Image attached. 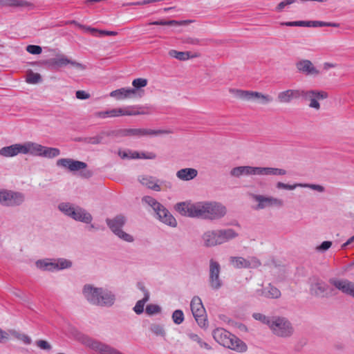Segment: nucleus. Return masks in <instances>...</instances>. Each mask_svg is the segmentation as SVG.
<instances>
[{"mask_svg": "<svg viewBox=\"0 0 354 354\" xmlns=\"http://www.w3.org/2000/svg\"><path fill=\"white\" fill-rule=\"evenodd\" d=\"M82 292L87 301L94 305L110 306L115 301V296L111 292L89 284L84 286Z\"/></svg>", "mask_w": 354, "mask_h": 354, "instance_id": "f257e3e1", "label": "nucleus"}, {"mask_svg": "<svg viewBox=\"0 0 354 354\" xmlns=\"http://www.w3.org/2000/svg\"><path fill=\"white\" fill-rule=\"evenodd\" d=\"M214 339L223 346L237 352H245L246 344L239 338L223 328H218L213 331Z\"/></svg>", "mask_w": 354, "mask_h": 354, "instance_id": "f03ea898", "label": "nucleus"}, {"mask_svg": "<svg viewBox=\"0 0 354 354\" xmlns=\"http://www.w3.org/2000/svg\"><path fill=\"white\" fill-rule=\"evenodd\" d=\"M198 213V218L216 220L225 215L226 208L216 202H199Z\"/></svg>", "mask_w": 354, "mask_h": 354, "instance_id": "7ed1b4c3", "label": "nucleus"}, {"mask_svg": "<svg viewBox=\"0 0 354 354\" xmlns=\"http://www.w3.org/2000/svg\"><path fill=\"white\" fill-rule=\"evenodd\" d=\"M229 92L235 97L245 101H257L262 104H267L272 102L273 98L268 94L258 91L241 90L238 88H229Z\"/></svg>", "mask_w": 354, "mask_h": 354, "instance_id": "20e7f679", "label": "nucleus"}, {"mask_svg": "<svg viewBox=\"0 0 354 354\" xmlns=\"http://www.w3.org/2000/svg\"><path fill=\"white\" fill-rule=\"evenodd\" d=\"M142 201L153 208L160 221L171 227L176 226L177 222L176 218L167 209L158 203L155 198L147 196H145Z\"/></svg>", "mask_w": 354, "mask_h": 354, "instance_id": "39448f33", "label": "nucleus"}, {"mask_svg": "<svg viewBox=\"0 0 354 354\" xmlns=\"http://www.w3.org/2000/svg\"><path fill=\"white\" fill-rule=\"evenodd\" d=\"M58 208L64 214L75 221L85 223H90L92 221L91 214L79 206L74 207L69 203H62L59 205Z\"/></svg>", "mask_w": 354, "mask_h": 354, "instance_id": "423d86ee", "label": "nucleus"}, {"mask_svg": "<svg viewBox=\"0 0 354 354\" xmlns=\"http://www.w3.org/2000/svg\"><path fill=\"white\" fill-rule=\"evenodd\" d=\"M149 106H127L125 108L113 109L105 111H98L95 113V115L101 118H114L122 115H138L149 113L148 111H136V109H149Z\"/></svg>", "mask_w": 354, "mask_h": 354, "instance_id": "0eeeda50", "label": "nucleus"}, {"mask_svg": "<svg viewBox=\"0 0 354 354\" xmlns=\"http://www.w3.org/2000/svg\"><path fill=\"white\" fill-rule=\"evenodd\" d=\"M269 328L275 335L280 337H289L294 333L291 323L282 317H272Z\"/></svg>", "mask_w": 354, "mask_h": 354, "instance_id": "6e6552de", "label": "nucleus"}, {"mask_svg": "<svg viewBox=\"0 0 354 354\" xmlns=\"http://www.w3.org/2000/svg\"><path fill=\"white\" fill-rule=\"evenodd\" d=\"M172 131L171 130H153L150 129H120L118 131H115L114 136L117 137H126V136H136V137H142V136H157L164 134H169L171 133Z\"/></svg>", "mask_w": 354, "mask_h": 354, "instance_id": "1a4fd4ad", "label": "nucleus"}, {"mask_svg": "<svg viewBox=\"0 0 354 354\" xmlns=\"http://www.w3.org/2000/svg\"><path fill=\"white\" fill-rule=\"evenodd\" d=\"M126 222V217L122 214L117 215L113 218L106 219V223L113 233L125 241L133 242V236L122 230V227L125 225Z\"/></svg>", "mask_w": 354, "mask_h": 354, "instance_id": "9d476101", "label": "nucleus"}, {"mask_svg": "<svg viewBox=\"0 0 354 354\" xmlns=\"http://www.w3.org/2000/svg\"><path fill=\"white\" fill-rule=\"evenodd\" d=\"M56 165L59 167L67 169L70 171L83 170L81 172V175L86 178H88L93 175L91 171L84 170L87 167V164L84 162L75 160L71 158H60L57 160Z\"/></svg>", "mask_w": 354, "mask_h": 354, "instance_id": "9b49d317", "label": "nucleus"}, {"mask_svg": "<svg viewBox=\"0 0 354 354\" xmlns=\"http://www.w3.org/2000/svg\"><path fill=\"white\" fill-rule=\"evenodd\" d=\"M43 64L49 69H57L68 64H71L72 66L80 70H84L86 68V66L82 64L71 60L64 55H58L56 57L44 60Z\"/></svg>", "mask_w": 354, "mask_h": 354, "instance_id": "f8f14e48", "label": "nucleus"}, {"mask_svg": "<svg viewBox=\"0 0 354 354\" xmlns=\"http://www.w3.org/2000/svg\"><path fill=\"white\" fill-rule=\"evenodd\" d=\"M328 97V93L322 90H300V97H302L305 101H309L308 106L310 108L319 110L320 109V104L318 102L319 100H324Z\"/></svg>", "mask_w": 354, "mask_h": 354, "instance_id": "ddd939ff", "label": "nucleus"}, {"mask_svg": "<svg viewBox=\"0 0 354 354\" xmlns=\"http://www.w3.org/2000/svg\"><path fill=\"white\" fill-rule=\"evenodd\" d=\"M191 310L196 322L200 327H206L207 325V315L201 299L198 297H194L190 304Z\"/></svg>", "mask_w": 354, "mask_h": 354, "instance_id": "4468645a", "label": "nucleus"}, {"mask_svg": "<svg viewBox=\"0 0 354 354\" xmlns=\"http://www.w3.org/2000/svg\"><path fill=\"white\" fill-rule=\"evenodd\" d=\"M25 200V196L22 193L0 190V203L6 206H19L21 205Z\"/></svg>", "mask_w": 354, "mask_h": 354, "instance_id": "2eb2a0df", "label": "nucleus"}, {"mask_svg": "<svg viewBox=\"0 0 354 354\" xmlns=\"http://www.w3.org/2000/svg\"><path fill=\"white\" fill-rule=\"evenodd\" d=\"M230 264L235 268H257L261 263V261L255 257L244 259L242 257H231L230 258Z\"/></svg>", "mask_w": 354, "mask_h": 354, "instance_id": "dca6fc26", "label": "nucleus"}, {"mask_svg": "<svg viewBox=\"0 0 354 354\" xmlns=\"http://www.w3.org/2000/svg\"><path fill=\"white\" fill-rule=\"evenodd\" d=\"M221 266L219 263L211 259L209 261V282L210 287L214 290H218L223 285L220 278Z\"/></svg>", "mask_w": 354, "mask_h": 354, "instance_id": "f3484780", "label": "nucleus"}, {"mask_svg": "<svg viewBox=\"0 0 354 354\" xmlns=\"http://www.w3.org/2000/svg\"><path fill=\"white\" fill-rule=\"evenodd\" d=\"M175 209L182 216L189 217H198V203L180 202L176 204Z\"/></svg>", "mask_w": 354, "mask_h": 354, "instance_id": "a211bd4d", "label": "nucleus"}, {"mask_svg": "<svg viewBox=\"0 0 354 354\" xmlns=\"http://www.w3.org/2000/svg\"><path fill=\"white\" fill-rule=\"evenodd\" d=\"M329 283L342 293L354 298V283L344 279L332 278Z\"/></svg>", "mask_w": 354, "mask_h": 354, "instance_id": "6ab92c4d", "label": "nucleus"}, {"mask_svg": "<svg viewBox=\"0 0 354 354\" xmlns=\"http://www.w3.org/2000/svg\"><path fill=\"white\" fill-rule=\"evenodd\" d=\"M310 292L317 297H328L333 295V289L322 280H317L311 284Z\"/></svg>", "mask_w": 354, "mask_h": 354, "instance_id": "aec40b11", "label": "nucleus"}, {"mask_svg": "<svg viewBox=\"0 0 354 354\" xmlns=\"http://www.w3.org/2000/svg\"><path fill=\"white\" fill-rule=\"evenodd\" d=\"M71 265L72 263L70 261L64 259H60L53 262H46L45 261H38L37 262V266L39 268L50 271L68 268H70Z\"/></svg>", "mask_w": 354, "mask_h": 354, "instance_id": "412c9836", "label": "nucleus"}, {"mask_svg": "<svg viewBox=\"0 0 354 354\" xmlns=\"http://www.w3.org/2000/svg\"><path fill=\"white\" fill-rule=\"evenodd\" d=\"M296 68L299 73L306 75L317 76L320 71L308 59H301L296 63Z\"/></svg>", "mask_w": 354, "mask_h": 354, "instance_id": "4be33fe9", "label": "nucleus"}, {"mask_svg": "<svg viewBox=\"0 0 354 354\" xmlns=\"http://www.w3.org/2000/svg\"><path fill=\"white\" fill-rule=\"evenodd\" d=\"M254 198L259 203L258 209H263L270 206L281 207L283 205L282 200L271 196L266 197L262 195H254Z\"/></svg>", "mask_w": 354, "mask_h": 354, "instance_id": "5701e85b", "label": "nucleus"}, {"mask_svg": "<svg viewBox=\"0 0 354 354\" xmlns=\"http://www.w3.org/2000/svg\"><path fill=\"white\" fill-rule=\"evenodd\" d=\"M301 89H288L279 92L277 95V100L281 104H289L293 100H297L300 97Z\"/></svg>", "mask_w": 354, "mask_h": 354, "instance_id": "b1692460", "label": "nucleus"}, {"mask_svg": "<svg viewBox=\"0 0 354 354\" xmlns=\"http://www.w3.org/2000/svg\"><path fill=\"white\" fill-rule=\"evenodd\" d=\"M259 167L240 166L233 168L230 174L235 177L241 176L259 175Z\"/></svg>", "mask_w": 354, "mask_h": 354, "instance_id": "393cba45", "label": "nucleus"}, {"mask_svg": "<svg viewBox=\"0 0 354 354\" xmlns=\"http://www.w3.org/2000/svg\"><path fill=\"white\" fill-rule=\"evenodd\" d=\"M204 245L207 248L221 245L218 230H209L205 232L202 236Z\"/></svg>", "mask_w": 354, "mask_h": 354, "instance_id": "a878e982", "label": "nucleus"}, {"mask_svg": "<svg viewBox=\"0 0 354 354\" xmlns=\"http://www.w3.org/2000/svg\"><path fill=\"white\" fill-rule=\"evenodd\" d=\"M137 94L136 88H121L110 93V96L118 100L131 98Z\"/></svg>", "mask_w": 354, "mask_h": 354, "instance_id": "bb28decb", "label": "nucleus"}, {"mask_svg": "<svg viewBox=\"0 0 354 354\" xmlns=\"http://www.w3.org/2000/svg\"><path fill=\"white\" fill-rule=\"evenodd\" d=\"M43 145L36 142H26L22 144L23 154L30 153L35 156H40Z\"/></svg>", "mask_w": 354, "mask_h": 354, "instance_id": "cd10ccee", "label": "nucleus"}, {"mask_svg": "<svg viewBox=\"0 0 354 354\" xmlns=\"http://www.w3.org/2000/svg\"><path fill=\"white\" fill-rule=\"evenodd\" d=\"M19 153L23 154L22 144H15L0 149V155L4 157H12Z\"/></svg>", "mask_w": 354, "mask_h": 354, "instance_id": "c85d7f7f", "label": "nucleus"}, {"mask_svg": "<svg viewBox=\"0 0 354 354\" xmlns=\"http://www.w3.org/2000/svg\"><path fill=\"white\" fill-rule=\"evenodd\" d=\"M258 295L263 296L266 298L277 299L281 297L280 290L276 287L269 284L261 290H257Z\"/></svg>", "mask_w": 354, "mask_h": 354, "instance_id": "c756f323", "label": "nucleus"}, {"mask_svg": "<svg viewBox=\"0 0 354 354\" xmlns=\"http://www.w3.org/2000/svg\"><path fill=\"white\" fill-rule=\"evenodd\" d=\"M138 287L143 292L144 297L137 301L136 306L133 308V310L136 313L139 315L144 311L145 304L149 299V292L142 284L138 283Z\"/></svg>", "mask_w": 354, "mask_h": 354, "instance_id": "7c9ffc66", "label": "nucleus"}, {"mask_svg": "<svg viewBox=\"0 0 354 354\" xmlns=\"http://www.w3.org/2000/svg\"><path fill=\"white\" fill-rule=\"evenodd\" d=\"M140 183L148 188L156 192L160 191V187L158 184V180L153 176H142L139 178Z\"/></svg>", "mask_w": 354, "mask_h": 354, "instance_id": "2f4dec72", "label": "nucleus"}, {"mask_svg": "<svg viewBox=\"0 0 354 354\" xmlns=\"http://www.w3.org/2000/svg\"><path fill=\"white\" fill-rule=\"evenodd\" d=\"M218 234L221 245L237 237L239 235L237 232L231 228L218 230Z\"/></svg>", "mask_w": 354, "mask_h": 354, "instance_id": "473e14b6", "label": "nucleus"}, {"mask_svg": "<svg viewBox=\"0 0 354 354\" xmlns=\"http://www.w3.org/2000/svg\"><path fill=\"white\" fill-rule=\"evenodd\" d=\"M198 171L193 168H185L178 170L176 176L183 180H190L197 176Z\"/></svg>", "mask_w": 354, "mask_h": 354, "instance_id": "72a5a7b5", "label": "nucleus"}, {"mask_svg": "<svg viewBox=\"0 0 354 354\" xmlns=\"http://www.w3.org/2000/svg\"><path fill=\"white\" fill-rule=\"evenodd\" d=\"M169 55L171 57H174L180 61H185L189 58L198 57L201 55L200 53H195L192 54V53H191V52H189V51L180 52V51L176 50H169Z\"/></svg>", "mask_w": 354, "mask_h": 354, "instance_id": "f704fd0d", "label": "nucleus"}, {"mask_svg": "<svg viewBox=\"0 0 354 354\" xmlns=\"http://www.w3.org/2000/svg\"><path fill=\"white\" fill-rule=\"evenodd\" d=\"M286 174V170L283 169L259 167V176H285Z\"/></svg>", "mask_w": 354, "mask_h": 354, "instance_id": "c9c22d12", "label": "nucleus"}, {"mask_svg": "<svg viewBox=\"0 0 354 354\" xmlns=\"http://www.w3.org/2000/svg\"><path fill=\"white\" fill-rule=\"evenodd\" d=\"M115 131L101 132L100 134L93 136L84 138L83 141L87 144L97 145L102 142L104 136H114Z\"/></svg>", "mask_w": 354, "mask_h": 354, "instance_id": "e433bc0d", "label": "nucleus"}, {"mask_svg": "<svg viewBox=\"0 0 354 354\" xmlns=\"http://www.w3.org/2000/svg\"><path fill=\"white\" fill-rule=\"evenodd\" d=\"M60 154V151L57 148L55 147H47L43 146V149H41V153L40 156L47 158H53L58 156Z\"/></svg>", "mask_w": 354, "mask_h": 354, "instance_id": "4c0bfd02", "label": "nucleus"}, {"mask_svg": "<svg viewBox=\"0 0 354 354\" xmlns=\"http://www.w3.org/2000/svg\"><path fill=\"white\" fill-rule=\"evenodd\" d=\"M9 335H11L19 340L23 341L26 344H30L32 342L31 339L28 335L25 334H21L15 330H9Z\"/></svg>", "mask_w": 354, "mask_h": 354, "instance_id": "58836bf2", "label": "nucleus"}, {"mask_svg": "<svg viewBox=\"0 0 354 354\" xmlns=\"http://www.w3.org/2000/svg\"><path fill=\"white\" fill-rule=\"evenodd\" d=\"M148 81L145 78H137L133 80L132 85L136 88L137 93H138L139 97H142V94L138 90L142 87H145L147 85Z\"/></svg>", "mask_w": 354, "mask_h": 354, "instance_id": "ea45409f", "label": "nucleus"}, {"mask_svg": "<svg viewBox=\"0 0 354 354\" xmlns=\"http://www.w3.org/2000/svg\"><path fill=\"white\" fill-rule=\"evenodd\" d=\"M185 21H179L176 20H159L149 23V25H160V26H180L185 24Z\"/></svg>", "mask_w": 354, "mask_h": 354, "instance_id": "a19ab883", "label": "nucleus"}, {"mask_svg": "<svg viewBox=\"0 0 354 354\" xmlns=\"http://www.w3.org/2000/svg\"><path fill=\"white\" fill-rule=\"evenodd\" d=\"M310 27H323V26H327V27H335L338 28L339 27V24L334 23V22H324V21H310Z\"/></svg>", "mask_w": 354, "mask_h": 354, "instance_id": "79ce46f5", "label": "nucleus"}, {"mask_svg": "<svg viewBox=\"0 0 354 354\" xmlns=\"http://www.w3.org/2000/svg\"><path fill=\"white\" fill-rule=\"evenodd\" d=\"M310 21H288V22H281L280 24L281 26H303V27H310Z\"/></svg>", "mask_w": 354, "mask_h": 354, "instance_id": "37998d69", "label": "nucleus"}, {"mask_svg": "<svg viewBox=\"0 0 354 354\" xmlns=\"http://www.w3.org/2000/svg\"><path fill=\"white\" fill-rule=\"evenodd\" d=\"M172 319L176 324H180L184 321V315L181 310H176L172 314Z\"/></svg>", "mask_w": 354, "mask_h": 354, "instance_id": "c03bdc74", "label": "nucleus"}, {"mask_svg": "<svg viewBox=\"0 0 354 354\" xmlns=\"http://www.w3.org/2000/svg\"><path fill=\"white\" fill-rule=\"evenodd\" d=\"M41 80V75L39 73L30 72L27 75L26 82L30 84H37Z\"/></svg>", "mask_w": 354, "mask_h": 354, "instance_id": "a18cd8bd", "label": "nucleus"}, {"mask_svg": "<svg viewBox=\"0 0 354 354\" xmlns=\"http://www.w3.org/2000/svg\"><path fill=\"white\" fill-rule=\"evenodd\" d=\"M150 330L156 335L165 336V332L163 327L160 324H153L150 326Z\"/></svg>", "mask_w": 354, "mask_h": 354, "instance_id": "49530a36", "label": "nucleus"}, {"mask_svg": "<svg viewBox=\"0 0 354 354\" xmlns=\"http://www.w3.org/2000/svg\"><path fill=\"white\" fill-rule=\"evenodd\" d=\"M253 317L255 319L259 320L261 322H263V324H267L268 326H270V322L272 321V317H267V316H266V315H264L263 314H261V313H254L253 315Z\"/></svg>", "mask_w": 354, "mask_h": 354, "instance_id": "de8ad7c7", "label": "nucleus"}, {"mask_svg": "<svg viewBox=\"0 0 354 354\" xmlns=\"http://www.w3.org/2000/svg\"><path fill=\"white\" fill-rule=\"evenodd\" d=\"M71 24H75L76 26H77L79 28H82L84 29V30L86 31H88L90 32L94 36H96V33H98L99 34V31H100L101 30H98L97 28H91V27H89V26H85L84 25H82L80 24H78L77 21H72L70 22Z\"/></svg>", "mask_w": 354, "mask_h": 354, "instance_id": "09e8293b", "label": "nucleus"}, {"mask_svg": "<svg viewBox=\"0 0 354 354\" xmlns=\"http://www.w3.org/2000/svg\"><path fill=\"white\" fill-rule=\"evenodd\" d=\"M160 310V307L156 304H149L146 307V313L150 315L158 313Z\"/></svg>", "mask_w": 354, "mask_h": 354, "instance_id": "8fccbe9b", "label": "nucleus"}, {"mask_svg": "<svg viewBox=\"0 0 354 354\" xmlns=\"http://www.w3.org/2000/svg\"><path fill=\"white\" fill-rule=\"evenodd\" d=\"M297 187H299V183L295 184V185H288V184H286V183H283L281 182H278L276 184V187L279 189H288V190H293Z\"/></svg>", "mask_w": 354, "mask_h": 354, "instance_id": "3c124183", "label": "nucleus"}, {"mask_svg": "<svg viewBox=\"0 0 354 354\" xmlns=\"http://www.w3.org/2000/svg\"><path fill=\"white\" fill-rule=\"evenodd\" d=\"M26 50L32 55H39L41 53L42 48L37 45H28L26 46Z\"/></svg>", "mask_w": 354, "mask_h": 354, "instance_id": "603ef678", "label": "nucleus"}, {"mask_svg": "<svg viewBox=\"0 0 354 354\" xmlns=\"http://www.w3.org/2000/svg\"><path fill=\"white\" fill-rule=\"evenodd\" d=\"M299 187H309L313 190H316L319 192H324V187L319 185H314V184H301L299 183Z\"/></svg>", "mask_w": 354, "mask_h": 354, "instance_id": "864d4df0", "label": "nucleus"}, {"mask_svg": "<svg viewBox=\"0 0 354 354\" xmlns=\"http://www.w3.org/2000/svg\"><path fill=\"white\" fill-rule=\"evenodd\" d=\"M297 2V0H285L280 2L276 7L277 12H281L286 6Z\"/></svg>", "mask_w": 354, "mask_h": 354, "instance_id": "5fc2aeb1", "label": "nucleus"}, {"mask_svg": "<svg viewBox=\"0 0 354 354\" xmlns=\"http://www.w3.org/2000/svg\"><path fill=\"white\" fill-rule=\"evenodd\" d=\"M13 7H26V8H32L33 5L26 1L24 0H15Z\"/></svg>", "mask_w": 354, "mask_h": 354, "instance_id": "6e6d98bb", "label": "nucleus"}, {"mask_svg": "<svg viewBox=\"0 0 354 354\" xmlns=\"http://www.w3.org/2000/svg\"><path fill=\"white\" fill-rule=\"evenodd\" d=\"M36 345L38 347H39L40 348L44 349V350H50L51 349L50 344L45 340H42V339L37 340L36 342Z\"/></svg>", "mask_w": 354, "mask_h": 354, "instance_id": "4d7b16f0", "label": "nucleus"}, {"mask_svg": "<svg viewBox=\"0 0 354 354\" xmlns=\"http://www.w3.org/2000/svg\"><path fill=\"white\" fill-rule=\"evenodd\" d=\"M75 96L80 100H87L90 98L91 95L84 91L79 90L76 91Z\"/></svg>", "mask_w": 354, "mask_h": 354, "instance_id": "13d9d810", "label": "nucleus"}, {"mask_svg": "<svg viewBox=\"0 0 354 354\" xmlns=\"http://www.w3.org/2000/svg\"><path fill=\"white\" fill-rule=\"evenodd\" d=\"M184 44H188L191 45H200L201 40L194 37H185L183 39Z\"/></svg>", "mask_w": 354, "mask_h": 354, "instance_id": "bf43d9fd", "label": "nucleus"}, {"mask_svg": "<svg viewBox=\"0 0 354 354\" xmlns=\"http://www.w3.org/2000/svg\"><path fill=\"white\" fill-rule=\"evenodd\" d=\"M156 158V154L153 152H148V153H140V158L144 159H155Z\"/></svg>", "mask_w": 354, "mask_h": 354, "instance_id": "052dcab7", "label": "nucleus"}, {"mask_svg": "<svg viewBox=\"0 0 354 354\" xmlns=\"http://www.w3.org/2000/svg\"><path fill=\"white\" fill-rule=\"evenodd\" d=\"M331 245H332L331 241H326L322 242V243L317 248V249L319 250L325 251V250L329 249Z\"/></svg>", "mask_w": 354, "mask_h": 354, "instance_id": "680f3d73", "label": "nucleus"}, {"mask_svg": "<svg viewBox=\"0 0 354 354\" xmlns=\"http://www.w3.org/2000/svg\"><path fill=\"white\" fill-rule=\"evenodd\" d=\"M9 337V330L8 332L3 330L0 328V342H4L6 340L8 339Z\"/></svg>", "mask_w": 354, "mask_h": 354, "instance_id": "e2e57ef3", "label": "nucleus"}, {"mask_svg": "<svg viewBox=\"0 0 354 354\" xmlns=\"http://www.w3.org/2000/svg\"><path fill=\"white\" fill-rule=\"evenodd\" d=\"M195 337L198 338V343L199 344L201 348H204L207 350L211 349V346L207 343L203 342L202 339L198 335H195Z\"/></svg>", "mask_w": 354, "mask_h": 354, "instance_id": "0e129e2a", "label": "nucleus"}, {"mask_svg": "<svg viewBox=\"0 0 354 354\" xmlns=\"http://www.w3.org/2000/svg\"><path fill=\"white\" fill-rule=\"evenodd\" d=\"M117 35H118V32H115V31H109V30H101L100 31H99L100 36H104V35L115 36Z\"/></svg>", "mask_w": 354, "mask_h": 354, "instance_id": "69168bd1", "label": "nucleus"}, {"mask_svg": "<svg viewBox=\"0 0 354 354\" xmlns=\"http://www.w3.org/2000/svg\"><path fill=\"white\" fill-rule=\"evenodd\" d=\"M15 0H0V6L13 7Z\"/></svg>", "mask_w": 354, "mask_h": 354, "instance_id": "338daca9", "label": "nucleus"}, {"mask_svg": "<svg viewBox=\"0 0 354 354\" xmlns=\"http://www.w3.org/2000/svg\"><path fill=\"white\" fill-rule=\"evenodd\" d=\"M129 158H140V153L138 151H129Z\"/></svg>", "mask_w": 354, "mask_h": 354, "instance_id": "774afa93", "label": "nucleus"}]
</instances>
